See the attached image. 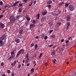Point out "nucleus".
Instances as JSON below:
<instances>
[{
    "instance_id": "obj_39",
    "label": "nucleus",
    "mask_w": 76,
    "mask_h": 76,
    "mask_svg": "<svg viewBox=\"0 0 76 76\" xmlns=\"http://www.w3.org/2000/svg\"><path fill=\"white\" fill-rule=\"evenodd\" d=\"M34 43H32L31 45V47H34Z\"/></svg>"
},
{
    "instance_id": "obj_20",
    "label": "nucleus",
    "mask_w": 76,
    "mask_h": 76,
    "mask_svg": "<svg viewBox=\"0 0 76 76\" xmlns=\"http://www.w3.org/2000/svg\"><path fill=\"white\" fill-rule=\"evenodd\" d=\"M60 29L58 27H56L55 28V31H58Z\"/></svg>"
},
{
    "instance_id": "obj_43",
    "label": "nucleus",
    "mask_w": 76,
    "mask_h": 76,
    "mask_svg": "<svg viewBox=\"0 0 76 76\" xmlns=\"http://www.w3.org/2000/svg\"><path fill=\"white\" fill-rule=\"evenodd\" d=\"M0 4L1 5H3V2H2V1H1L0 2Z\"/></svg>"
},
{
    "instance_id": "obj_9",
    "label": "nucleus",
    "mask_w": 76,
    "mask_h": 76,
    "mask_svg": "<svg viewBox=\"0 0 76 76\" xmlns=\"http://www.w3.org/2000/svg\"><path fill=\"white\" fill-rule=\"evenodd\" d=\"M30 60V58H27V59H26V60L25 61V62L26 63H27L28 62V61H29V60Z\"/></svg>"
},
{
    "instance_id": "obj_40",
    "label": "nucleus",
    "mask_w": 76,
    "mask_h": 76,
    "mask_svg": "<svg viewBox=\"0 0 76 76\" xmlns=\"http://www.w3.org/2000/svg\"><path fill=\"white\" fill-rule=\"evenodd\" d=\"M49 26H52V24H51V23H48Z\"/></svg>"
},
{
    "instance_id": "obj_42",
    "label": "nucleus",
    "mask_w": 76,
    "mask_h": 76,
    "mask_svg": "<svg viewBox=\"0 0 76 76\" xmlns=\"http://www.w3.org/2000/svg\"><path fill=\"white\" fill-rule=\"evenodd\" d=\"M53 30H50L49 31V33H51V32H53Z\"/></svg>"
},
{
    "instance_id": "obj_29",
    "label": "nucleus",
    "mask_w": 76,
    "mask_h": 76,
    "mask_svg": "<svg viewBox=\"0 0 76 76\" xmlns=\"http://www.w3.org/2000/svg\"><path fill=\"white\" fill-rule=\"evenodd\" d=\"M11 56H13L15 54V52H11Z\"/></svg>"
},
{
    "instance_id": "obj_46",
    "label": "nucleus",
    "mask_w": 76,
    "mask_h": 76,
    "mask_svg": "<svg viewBox=\"0 0 76 76\" xmlns=\"http://www.w3.org/2000/svg\"><path fill=\"white\" fill-rule=\"evenodd\" d=\"M45 35H44V34H42L41 35V37H42L43 38H44V37Z\"/></svg>"
},
{
    "instance_id": "obj_37",
    "label": "nucleus",
    "mask_w": 76,
    "mask_h": 76,
    "mask_svg": "<svg viewBox=\"0 0 76 76\" xmlns=\"http://www.w3.org/2000/svg\"><path fill=\"white\" fill-rule=\"evenodd\" d=\"M28 0H23V1H24V2H25V3H26V2L28 1Z\"/></svg>"
},
{
    "instance_id": "obj_22",
    "label": "nucleus",
    "mask_w": 76,
    "mask_h": 76,
    "mask_svg": "<svg viewBox=\"0 0 76 76\" xmlns=\"http://www.w3.org/2000/svg\"><path fill=\"white\" fill-rule=\"evenodd\" d=\"M37 48H38V45L37 44H35V47H34V48L35 49H36V50H37Z\"/></svg>"
},
{
    "instance_id": "obj_33",
    "label": "nucleus",
    "mask_w": 76,
    "mask_h": 76,
    "mask_svg": "<svg viewBox=\"0 0 76 76\" xmlns=\"http://www.w3.org/2000/svg\"><path fill=\"white\" fill-rule=\"evenodd\" d=\"M31 71L33 73V72H34V68H32L31 70Z\"/></svg>"
},
{
    "instance_id": "obj_8",
    "label": "nucleus",
    "mask_w": 76,
    "mask_h": 76,
    "mask_svg": "<svg viewBox=\"0 0 76 76\" xmlns=\"http://www.w3.org/2000/svg\"><path fill=\"white\" fill-rule=\"evenodd\" d=\"M4 45V43L3 42V40H0V47H1Z\"/></svg>"
},
{
    "instance_id": "obj_30",
    "label": "nucleus",
    "mask_w": 76,
    "mask_h": 76,
    "mask_svg": "<svg viewBox=\"0 0 76 76\" xmlns=\"http://www.w3.org/2000/svg\"><path fill=\"white\" fill-rule=\"evenodd\" d=\"M55 37L56 36L55 35H52L51 36V37H52V38H55Z\"/></svg>"
},
{
    "instance_id": "obj_61",
    "label": "nucleus",
    "mask_w": 76,
    "mask_h": 76,
    "mask_svg": "<svg viewBox=\"0 0 76 76\" xmlns=\"http://www.w3.org/2000/svg\"><path fill=\"white\" fill-rule=\"evenodd\" d=\"M61 11H59L58 12V13H59V14H60V13H61Z\"/></svg>"
},
{
    "instance_id": "obj_53",
    "label": "nucleus",
    "mask_w": 76,
    "mask_h": 76,
    "mask_svg": "<svg viewBox=\"0 0 76 76\" xmlns=\"http://www.w3.org/2000/svg\"><path fill=\"white\" fill-rule=\"evenodd\" d=\"M71 38H72V37H69V38H68V40H70V39H71Z\"/></svg>"
},
{
    "instance_id": "obj_41",
    "label": "nucleus",
    "mask_w": 76,
    "mask_h": 76,
    "mask_svg": "<svg viewBox=\"0 0 76 76\" xmlns=\"http://www.w3.org/2000/svg\"><path fill=\"white\" fill-rule=\"evenodd\" d=\"M39 16H40L39 14L37 15V16L38 17V18H39Z\"/></svg>"
},
{
    "instance_id": "obj_14",
    "label": "nucleus",
    "mask_w": 76,
    "mask_h": 76,
    "mask_svg": "<svg viewBox=\"0 0 76 76\" xmlns=\"http://www.w3.org/2000/svg\"><path fill=\"white\" fill-rule=\"evenodd\" d=\"M47 14V11H45V12H42V14L43 16L45 15L46 14Z\"/></svg>"
},
{
    "instance_id": "obj_1",
    "label": "nucleus",
    "mask_w": 76,
    "mask_h": 76,
    "mask_svg": "<svg viewBox=\"0 0 76 76\" xmlns=\"http://www.w3.org/2000/svg\"><path fill=\"white\" fill-rule=\"evenodd\" d=\"M9 19L11 23H13V22H15L16 20V19H15V18L14 17L13 15L10 16L9 18Z\"/></svg>"
},
{
    "instance_id": "obj_24",
    "label": "nucleus",
    "mask_w": 76,
    "mask_h": 76,
    "mask_svg": "<svg viewBox=\"0 0 76 76\" xmlns=\"http://www.w3.org/2000/svg\"><path fill=\"white\" fill-rule=\"evenodd\" d=\"M16 19H15L16 20H18L19 19V15H18L17 16H16Z\"/></svg>"
},
{
    "instance_id": "obj_60",
    "label": "nucleus",
    "mask_w": 76,
    "mask_h": 76,
    "mask_svg": "<svg viewBox=\"0 0 76 76\" xmlns=\"http://www.w3.org/2000/svg\"><path fill=\"white\" fill-rule=\"evenodd\" d=\"M55 16H58V14H56L55 15Z\"/></svg>"
},
{
    "instance_id": "obj_31",
    "label": "nucleus",
    "mask_w": 76,
    "mask_h": 76,
    "mask_svg": "<svg viewBox=\"0 0 76 76\" xmlns=\"http://www.w3.org/2000/svg\"><path fill=\"white\" fill-rule=\"evenodd\" d=\"M57 25H58V26H59L60 25H61V23L60 22L58 23H57Z\"/></svg>"
},
{
    "instance_id": "obj_45",
    "label": "nucleus",
    "mask_w": 76,
    "mask_h": 76,
    "mask_svg": "<svg viewBox=\"0 0 76 76\" xmlns=\"http://www.w3.org/2000/svg\"><path fill=\"white\" fill-rule=\"evenodd\" d=\"M4 16L3 15H2L0 16V19H1L2 18H3Z\"/></svg>"
},
{
    "instance_id": "obj_21",
    "label": "nucleus",
    "mask_w": 76,
    "mask_h": 76,
    "mask_svg": "<svg viewBox=\"0 0 76 76\" xmlns=\"http://www.w3.org/2000/svg\"><path fill=\"white\" fill-rule=\"evenodd\" d=\"M17 62L16 61H14L13 63V66H15V65H16Z\"/></svg>"
},
{
    "instance_id": "obj_47",
    "label": "nucleus",
    "mask_w": 76,
    "mask_h": 76,
    "mask_svg": "<svg viewBox=\"0 0 76 76\" xmlns=\"http://www.w3.org/2000/svg\"><path fill=\"white\" fill-rule=\"evenodd\" d=\"M63 3H64V2H62L60 4H59V5H61L62 4H63Z\"/></svg>"
},
{
    "instance_id": "obj_17",
    "label": "nucleus",
    "mask_w": 76,
    "mask_h": 76,
    "mask_svg": "<svg viewBox=\"0 0 76 76\" xmlns=\"http://www.w3.org/2000/svg\"><path fill=\"white\" fill-rule=\"evenodd\" d=\"M29 21H26L25 23V25H26V26H27L29 24Z\"/></svg>"
},
{
    "instance_id": "obj_56",
    "label": "nucleus",
    "mask_w": 76,
    "mask_h": 76,
    "mask_svg": "<svg viewBox=\"0 0 76 76\" xmlns=\"http://www.w3.org/2000/svg\"><path fill=\"white\" fill-rule=\"evenodd\" d=\"M16 4V2L14 4H13V6H15V5Z\"/></svg>"
},
{
    "instance_id": "obj_64",
    "label": "nucleus",
    "mask_w": 76,
    "mask_h": 76,
    "mask_svg": "<svg viewBox=\"0 0 76 76\" xmlns=\"http://www.w3.org/2000/svg\"><path fill=\"white\" fill-rule=\"evenodd\" d=\"M27 76H30V74H28Z\"/></svg>"
},
{
    "instance_id": "obj_51",
    "label": "nucleus",
    "mask_w": 76,
    "mask_h": 76,
    "mask_svg": "<svg viewBox=\"0 0 76 76\" xmlns=\"http://www.w3.org/2000/svg\"><path fill=\"white\" fill-rule=\"evenodd\" d=\"M10 71L9 70H8L7 71V72L8 73H10Z\"/></svg>"
},
{
    "instance_id": "obj_52",
    "label": "nucleus",
    "mask_w": 76,
    "mask_h": 76,
    "mask_svg": "<svg viewBox=\"0 0 76 76\" xmlns=\"http://www.w3.org/2000/svg\"><path fill=\"white\" fill-rule=\"evenodd\" d=\"M51 5H49L48 6V7H49V8H51Z\"/></svg>"
},
{
    "instance_id": "obj_62",
    "label": "nucleus",
    "mask_w": 76,
    "mask_h": 76,
    "mask_svg": "<svg viewBox=\"0 0 76 76\" xmlns=\"http://www.w3.org/2000/svg\"><path fill=\"white\" fill-rule=\"evenodd\" d=\"M36 38H37V39H38V36H37L36 37Z\"/></svg>"
},
{
    "instance_id": "obj_25",
    "label": "nucleus",
    "mask_w": 76,
    "mask_h": 76,
    "mask_svg": "<svg viewBox=\"0 0 76 76\" xmlns=\"http://www.w3.org/2000/svg\"><path fill=\"white\" fill-rule=\"evenodd\" d=\"M42 56V53H41L39 55V58L41 57Z\"/></svg>"
},
{
    "instance_id": "obj_34",
    "label": "nucleus",
    "mask_w": 76,
    "mask_h": 76,
    "mask_svg": "<svg viewBox=\"0 0 76 76\" xmlns=\"http://www.w3.org/2000/svg\"><path fill=\"white\" fill-rule=\"evenodd\" d=\"M47 38H48V37L47 36H46L44 37L45 39H47Z\"/></svg>"
},
{
    "instance_id": "obj_16",
    "label": "nucleus",
    "mask_w": 76,
    "mask_h": 76,
    "mask_svg": "<svg viewBox=\"0 0 76 76\" xmlns=\"http://www.w3.org/2000/svg\"><path fill=\"white\" fill-rule=\"evenodd\" d=\"M52 3V1H51L50 0H49L47 2V4H51Z\"/></svg>"
},
{
    "instance_id": "obj_58",
    "label": "nucleus",
    "mask_w": 76,
    "mask_h": 76,
    "mask_svg": "<svg viewBox=\"0 0 76 76\" xmlns=\"http://www.w3.org/2000/svg\"><path fill=\"white\" fill-rule=\"evenodd\" d=\"M30 65V64H28L26 65V66H29Z\"/></svg>"
},
{
    "instance_id": "obj_32",
    "label": "nucleus",
    "mask_w": 76,
    "mask_h": 76,
    "mask_svg": "<svg viewBox=\"0 0 76 76\" xmlns=\"http://www.w3.org/2000/svg\"><path fill=\"white\" fill-rule=\"evenodd\" d=\"M26 20H28V21H29V20H31V19H30L29 18H28V17H27L26 18Z\"/></svg>"
},
{
    "instance_id": "obj_63",
    "label": "nucleus",
    "mask_w": 76,
    "mask_h": 76,
    "mask_svg": "<svg viewBox=\"0 0 76 76\" xmlns=\"http://www.w3.org/2000/svg\"><path fill=\"white\" fill-rule=\"evenodd\" d=\"M6 75L4 74H2L1 75V76H5Z\"/></svg>"
},
{
    "instance_id": "obj_11",
    "label": "nucleus",
    "mask_w": 76,
    "mask_h": 76,
    "mask_svg": "<svg viewBox=\"0 0 76 76\" xmlns=\"http://www.w3.org/2000/svg\"><path fill=\"white\" fill-rule=\"evenodd\" d=\"M67 17V19H66V20H67V21H69V20H70V15H68Z\"/></svg>"
},
{
    "instance_id": "obj_15",
    "label": "nucleus",
    "mask_w": 76,
    "mask_h": 76,
    "mask_svg": "<svg viewBox=\"0 0 76 76\" xmlns=\"http://www.w3.org/2000/svg\"><path fill=\"white\" fill-rule=\"evenodd\" d=\"M13 57H14V56L11 55V56L8 58V60H10L12 59Z\"/></svg>"
},
{
    "instance_id": "obj_23",
    "label": "nucleus",
    "mask_w": 76,
    "mask_h": 76,
    "mask_svg": "<svg viewBox=\"0 0 76 76\" xmlns=\"http://www.w3.org/2000/svg\"><path fill=\"white\" fill-rule=\"evenodd\" d=\"M56 61V59H54L53 60V62L54 64H56L55 61Z\"/></svg>"
},
{
    "instance_id": "obj_2",
    "label": "nucleus",
    "mask_w": 76,
    "mask_h": 76,
    "mask_svg": "<svg viewBox=\"0 0 76 76\" xmlns=\"http://www.w3.org/2000/svg\"><path fill=\"white\" fill-rule=\"evenodd\" d=\"M24 51L25 50L23 49H21L20 50H19L17 53L16 56V57H18V56L20 55V53H21V52H22V54H23V53H24Z\"/></svg>"
},
{
    "instance_id": "obj_55",
    "label": "nucleus",
    "mask_w": 76,
    "mask_h": 76,
    "mask_svg": "<svg viewBox=\"0 0 76 76\" xmlns=\"http://www.w3.org/2000/svg\"><path fill=\"white\" fill-rule=\"evenodd\" d=\"M64 39H61V41L62 42H63V41H64Z\"/></svg>"
},
{
    "instance_id": "obj_54",
    "label": "nucleus",
    "mask_w": 76,
    "mask_h": 76,
    "mask_svg": "<svg viewBox=\"0 0 76 76\" xmlns=\"http://www.w3.org/2000/svg\"><path fill=\"white\" fill-rule=\"evenodd\" d=\"M52 46H53V45H48V46L49 47H51Z\"/></svg>"
},
{
    "instance_id": "obj_7",
    "label": "nucleus",
    "mask_w": 76,
    "mask_h": 76,
    "mask_svg": "<svg viewBox=\"0 0 76 76\" xmlns=\"http://www.w3.org/2000/svg\"><path fill=\"white\" fill-rule=\"evenodd\" d=\"M46 19V16H44V17H43L40 20L42 22H43Z\"/></svg>"
},
{
    "instance_id": "obj_59",
    "label": "nucleus",
    "mask_w": 76,
    "mask_h": 76,
    "mask_svg": "<svg viewBox=\"0 0 76 76\" xmlns=\"http://www.w3.org/2000/svg\"><path fill=\"white\" fill-rule=\"evenodd\" d=\"M48 64L47 63H46L45 64V66H47V65Z\"/></svg>"
},
{
    "instance_id": "obj_6",
    "label": "nucleus",
    "mask_w": 76,
    "mask_h": 76,
    "mask_svg": "<svg viewBox=\"0 0 76 76\" xmlns=\"http://www.w3.org/2000/svg\"><path fill=\"white\" fill-rule=\"evenodd\" d=\"M56 51L54 50H53V52H51V55L52 56H55L56 55Z\"/></svg>"
},
{
    "instance_id": "obj_44",
    "label": "nucleus",
    "mask_w": 76,
    "mask_h": 76,
    "mask_svg": "<svg viewBox=\"0 0 76 76\" xmlns=\"http://www.w3.org/2000/svg\"><path fill=\"white\" fill-rule=\"evenodd\" d=\"M20 67H21V65L19 64L18 65V69H19V68H20Z\"/></svg>"
},
{
    "instance_id": "obj_12",
    "label": "nucleus",
    "mask_w": 76,
    "mask_h": 76,
    "mask_svg": "<svg viewBox=\"0 0 76 76\" xmlns=\"http://www.w3.org/2000/svg\"><path fill=\"white\" fill-rule=\"evenodd\" d=\"M15 41L17 43H19V41H20V39H15Z\"/></svg>"
},
{
    "instance_id": "obj_10",
    "label": "nucleus",
    "mask_w": 76,
    "mask_h": 76,
    "mask_svg": "<svg viewBox=\"0 0 76 76\" xmlns=\"http://www.w3.org/2000/svg\"><path fill=\"white\" fill-rule=\"evenodd\" d=\"M35 26V25L34 24H32L30 25V28H33Z\"/></svg>"
},
{
    "instance_id": "obj_27",
    "label": "nucleus",
    "mask_w": 76,
    "mask_h": 76,
    "mask_svg": "<svg viewBox=\"0 0 76 76\" xmlns=\"http://www.w3.org/2000/svg\"><path fill=\"white\" fill-rule=\"evenodd\" d=\"M69 4L68 3H66L65 4V7H68L69 6Z\"/></svg>"
},
{
    "instance_id": "obj_5",
    "label": "nucleus",
    "mask_w": 76,
    "mask_h": 76,
    "mask_svg": "<svg viewBox=\"0 0 76 76\" xmlns=\"http://www.w3.org/2000/svg\"><path fill=\"white\" fill-rule=\"evenodd\" d=\"M66 25V29L68 30V29H69V27L70 26V23H69V22H67Z\"/></svg>"
},
{
    "instance_id": "obj_38",
    "label": "nucleus",
    "mask_w": 76,
    "mask_h": 76,
    "mask_svg": "<svg viewBox=\"0 0 76 76\" xmlns=\"http://www.w3.org/2000/svg\"><path fill=\"white\" fill-rule=\"evenodd\" d=\"M36 3H37V1H36V0L34 1L33 2L34 4H36Z\"/></svg>"
},
{
    "instance_id": "obj_18",
    "label": "nucleus",
    "mask_w": 76,
    "mask_h": 76,
    "mask_svg": "<svg viewBox=\"0 0 76 76\" xmlns=\"http://www.w3.org/2000/svg\"><path fill=\"white\" fill-rule=\"evenodd\" d=\"M34 3V1H32L31 2L30 4H29V5H28V6L30 7L32 5V4H33V3Z\"/></svg>"
},
{
    "instance_id": "obj_36",
    "label": "nucleus",
    "mask_w": 76,
    "mask_h": 76,
    "mask_svg": "<svg viewBox=\"0 0 76 76\" xmlns=\"http://www.w3.org/2000/svg\"><path fill=\"white\" fill-rule=\"evenodd\" d=\"M23 5V4H19V6L20 7H22V6Z\"/></svg>"
},
{
    "instance_id": "obj_48",
    "label": "nucleus",
    "mask_w": 76,
    "mask_h": 76,
    "mask_svg": "<svg viewBox=\"0 0 76 76\" xmlns=\"http://www.w3.org/2000/svg\"><path fill=\"white\" fill-rule=\"evenodd\" d=\"M69 41L68 40H66V44H67V43H68V42H69Z\"/></svg>"
},
{
    "instance_id": "obj_13",
    "label": "nucleus",
    "mask_w": 76,
    "mask_h": 76,
    "mask_svg": "<svg viewBox=\"0 0 76 76\" xmlns=\"http://www.w3.org/2000/svg\"><path fill=\"white\" fill-rule=\"evenodd\" d=\"M4 24L2 23H0V28H4Z\"/></svg>"
},
{
    "instance_id": "obj_57",
    "label": "nucleus",
    "mask_w": 76,
    "mask_h": 76,
    "mask_svg": "<svg viewBox=\"0 0 76 76\" xmlns=\"http://www.w3.org/2000/svg\"><path fill=\"white\" fill-rule=\"evenodd\" d=\"M19 2H20V1H17V2H16L15 3H16V4H17V3H19Z\"/></svg>"
},
{
    "instance_id": "obj_50",
    "label": "nucleus",
    "mask_w": 76,
    "mask_h": 76,
    "mask_svg": "<svg viewBox=\"0 0 76 76\" xmlns=\"http://www.w3.org/2000/svg\"><path fill=\"white\" fill-rule=\"evenodd\" d=\"M55 15V13H54V12H52V15Z\"/></svg>"
},
{
    "instance_id": "obj_28",
    "label": "nucleus",
    "mask_w": 76,
    "mask_h": 76,
    "mask_svg": "<svg viewBox=\"0 0 76 76\" xmlns=\"http://www.w3.org/2000/svg\"><path fill=\"white\" fill-rule=\"evenodd\" d=\"M22 31H23V30L22 29H21L20 31L19 32L20 34H22Z\"/></svg>"
},
{
    "instance_id": "obj_26",
    "label": "nucleus",
    "mask_w": 76,
    "mask_h": 76,
    "mask_svg": "<svg viewBox=\"0 0 76 76\" xmlns=\"http://www.w3.org/2000/svg\"><path fill=\"white\" fill-rule=\"evenodd\" d=\"M26 58H28L29 57V53H27L26 56Z\"/></svg>"
},
{
    "instance_id": "obj_19",
    "label": "nucleus",
    "mask_w": 76,
    "mask_h": 76,
    "mask_svg": "<svg viewBox=\"0 0 76 76\" xmlns=\"http://www.w3.org/2000/svg\"><path fill=\"white\" fill-rule=\"evenodd\" d=\"M18 12L19 13H20L22 12V9H21V8H19Z\"/></svg>"
},
{
    "instance_id": "obj_49",
    "label": "nucleus",
    "mask_w": 76,
    "mask_h": 76,
    "mask_svg": "<svg viewBox=\"0 0 76 76\" xmlns=\"http://www.w3.org/2000/svg\"><path fill=\"white\" fill-rule=\"evenodd\" d=\"M3 64H4V63H3V62H2L1 63V66H3Z\"/></svg>"
},
{
    "instance_id": "obj_3",
    "label": "nucleus",
    "mask_w": 76,
    "mask_h": 76,
    "mask_svg": "<svg viewBox=\"0 0 76 76\" xmlns=\"http://www.w3.org/2000/svg\"><path fill=\"white\" fill-rule=\"evenodd\" d=\"M69 9L70 11H73L75 10V8H74V7L73 5H70L69 6Z\"/></svg>"
},
{
    "instance_id": "obj_4",
    "label": "nucleus",
    "mask_w": 76,
    "mask_h": 76,
    "mask_svg": "<svg viewBox=\"0 0 76 76\" xmlns=\"http://www.w3.org/2000/svg\"><path fill=\"white\" fill-rule=\"evenodd\" d=\"M6 38V36L5 35H2V37H0V40H1L3 41V40H4L5 38Z\"/></svg>"
},
{
    "instance_id": "obj_35",
    "label": "nucleus",
    "mask_w": 76,
    "mask_h": 76,
    "mask_svg": "<svg viewBox=\"0 0 76 76\" xmlns=\"http://www.w3.org/2000/svg\"><path fill=\"white\" fill-rule=\"evenodd\" d=\"M33 23H36V22L35 21V20H34L33 21Z\"/></svg>"
}]
</instances>
